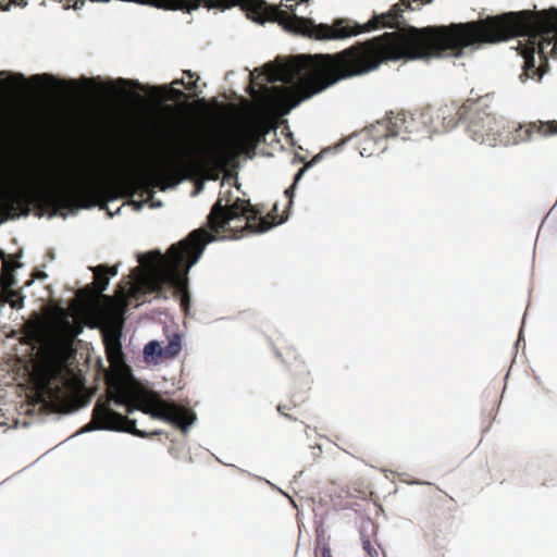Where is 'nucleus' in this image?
Wrapping results in <instances>:
<instances>
[{
	"mask_svg": "<svg viewBox=\"0 0 557 557\" xmlns=\"http://www.w3.org/2000/svg\"><path fill=\"white\" fill-rule=\"evenodd\" d=\"M468 109L466 132L475 143L496 147L499 145V135L504 125V119L498 117L495 107V94H474L471 89L470 97L465 101Z\"/></svg>",
	"mask_w": 557,
	"mask_h": 557,
	"instance_id": "obj_5",
	"label": "nucleus"
},
{
	"mask_svg": "<svg viewBox=\"0 0 557 557\" xmlns=\"http://www.w3.org/2000/svg\"><path fill=\"white\" fill-rule=\"evenodd\" d=\"M542 11L523 10L487 16L473 22L449 25L400 28L401 4L374 15L364 24L350 18L335 20L332 25L315 24V40H338L380 27L397 28L366 41H359L335 54L315 53V95L336 83L361 76L389 61L433 58H460L468 47L496 44L516 36L528 37L522 55L521 81L540 79L546 72L548 55L557 57V26L542 23Z\"/></svg>",
	"mask_w": 557,
	"mask_h": 557,
	"instance_id": "obj_1",
	"label": "nucleus"
},
{
	"mask_svg": "<svg viewBox=\"0 0 557 557\" xmlns=\"http://www.w3.org/2000/svg\"><path fill=\"white\" fill-rule=\"evenodd\" d=\"M103 273L107 276H115L117 274V267L116 265H113V267L104 265Z\"/></svg>",
	"mask_w": 557,
	"mask_h": 557,
	"instance_id": "obj_32",
	"label": "nucleus"
},
{
	"mask_svg": "<svg viewBox=\"0 0 557 557\" xmlns=\"http://www.w3.org/2000/svg\"><path fill=\"white\" fill-rule=\"evenodd\" d=\"M420 114V121L422 126L423 136L431 137L433 134L443 133L442 125H436L438 122L436 116H432L431 121H426L424 117L425 109H423Z\"/></svg>",
	"mask_w": 557,
	"mask_h": 557,
	"instance_id": "obj_20",
	"label": "nucleus"
},
{
	"mask_svg": "<svg viewBox=\"0 0 557 557\" xmlns=\"http://www.w3.org/2000/svg\"><path fill=\"white\" fill-rule=\"evenodd\" d=\"M282 223L260 216L248 200L237 198L232 205H222L219 199L208 215V225L212 233L203 227L193 231L185 239L172 245L165 255L150 251L139 255L138 262L147 272L136 281H127L125 286L119 285L116 295L124 305L138 306L146 301L147 294L156 293L158 297L166 298V290L181 295V307L189 308L188 271L199 260L207 244L221 233H232L231 237H239L245 231L263 233L272 226Z\"/></svg>",
	"mask_w": 557,
	"mask_h": 557,
	"instance_id": "obj_2",
	"label": "nucleus"
},
{
	"mask_svg": "<svg viewBox=\"0 0 557 557\" xmlns=\"http://www.w3.org/2000/svg\"><path fill=\"white\" fill-rule=\"evenodd\" d=\"M172 85H182L185 87V89L189 90V91H193L195 96H197L198 94V85L196 84V81H189L187 83H185V81L182 78V79H174L172 82Z\"/></svg>",
	"mask_w": 557,
	"mask_h": 557,
	"instance_id": "obj_26",
	"label": "nucleus"
},
{
	"mask_svg": "<svg viewBox=\"0 0 557 557\" xmlns=\"http://www.w3.org/2000/svg\"><path fill=\"white\" fill-rule=\"evenodd\" d=\"M104 265H98L94 269L95 273V282L92 283V287H85L82 293H92L100 294L107 289L109 285V276L103 273Z\"/></svg>",
	"mask_w": 557,
	"mask_h": 557,
	"instance_id": "obj_17",
	"label": "nucleus"
},
{
	"mask_svg": "<svg viewBox=\"0 0 557 557\" xmlns=\"http://www.w3.org/2000/svg\"><path fill=\"white\" fill-rule=\"evenodd\" d=\"M165 89L169 94V97H168L169 100L177 101L185 97L184 91H182L181 89H176L174 87H170V88L165 87Z\"/></svg>",
	"mask_w": 557,
	"mask_h": 557,
	"instance_id": "obj_28",
	"label": "nucleus"
},
{
	"mask_svg": "<svg viewBox=\"0 0 557 557\" xmlns=\"http://www.w3.org/2000/svg\"><path fill=\"white\" fill-rule=\"evenodd\" d=\"M362 548L367 552V554L370 557H376L377 556V550L372 545V543H371V541L369 539H362Z\"/></svg>",
	"mask_w": 557,
	"mask_h": 557,
	"instance_id": "obj_29",
	"label": "nucleus"
},
{
	"mask_svg": "<svg viewBox=\"0 0 557 557\" xmlns=\"http://www.w3.org/2000/svg\"><path fill=\"white\" fill-rule=\"evenodd\" d=\"M386 139V126L376 122L357 136L358 150L362 157L380 154L387 148Z\"/></svg>",
	"mask_w": 557,
	"mask_h": 557,
	"instance_id": "obj_12",
	"label": "nucleus"
},
{
	"mask_svg": "<svg viewBox=\"0 0 557 557\" xmlns=\"http://www.w3.org/2000/svg\"><path fill=\"white\" fill-rule=\"evenodd\" d=\"M407 115L408 112L405 111H399L397 113L391 112V115L381 121H377V124H383L386 126V138L399 137L398 131L404 128Z\"/></svg>",
	"mask_w": 557,
	"mask_h": 557,
	"instance_id": "obj_15",
	"label": "nucleus"
},
{
	"mask_svg": "<svg viewBox=\"0 0 557 557\" xmlns=\"http://www.w3.org/2000/svg\"><path fill=\"white\" fill-rule=\"evenodd\" d=\"M25 83V77L22 74H13L10 75L5 81H0V84H2L7 88H17L20 85H23Z\"/></svg>",
	"mask_w": 557,
	"mask_h": 557,
	"instance_id": "obj_23",
	"label": "nucleus"
},
{
	"mask_svg": "<svg viewBox=\"0 0 557 557\" xmlns=\"http://www.w3.org/2000/svg\"><path fill=\"white\" fill-rule=\"evenodd\" d=\"M26 4V0H0V9L2 11L9 10L11 5L24 8Z\"/></svg>",
	"mask_w": 557,
	"mask_h": 557,
	"instance_id": "obj_27",
	"label": "nucleus"
},
{
	"mask_svg": "<svg viewBox=\"0 0 557 557\" xmlns=\"http://www.w3.org/2000/svg\"><path fill=\"white\" fill-rule=\"evenodd\" d=\"M533 134L547 137L557 135V121H535L527 124L508 122L504 120L499 145L510 146L529 141Z\"/></svg>",
	"mask_w": 557,
	"mask_h": 557,
	"instance_id": "obj_10",
	"label": "nucleus"
},
{
	"mask_svg": "<svg viewBox=\"0 0 557 557\" xmlns=\"http://www.w3.org/2000/svg\"><path fill=\"white\" fill-rule=\"evenodd\" d=\"M428 2H430L431 0H426Z\"/></svg>",
	"mask_w": 557,
	"mask_h": 557,
	"instance_id": "obj_37",
	"label": "nucleus"
},
{
	"mask_svg": "<svg viewBox=\"0 0 557 557\" xmlns=\"http://www.w3.org/2000/svg\"><path fill=\"white\" fill-rule=\"evenodd\" d=\"M172 174H176V166L173 162H169V163L158 168V175L161 178L169 177Z\"/></svg>",
	"mask_w": 557,
	"mask_h": 557,
	"instance_id": "obj_24",
	"label": "nucleus"
},
{
	"mask_svg": "<svg viewBox=\"0 0 557 557\" xmlns=\"http://www.w3.org/2000/svg\"><path fill=\"white\" fill-rule=\"evenodd\" d=\"M271 84L281 82L284 86L273 87L277 97L292 98L296 92L305 98L313 96V54H298L288 59L277 57L267 63L261 74Z\"/></svg>",
	"mask_w": 557,
	"mask_h": 557,
	"instance_id": "obj_4",
	"label": "nucleus"
},
{
	"mask_svg": "<svg viewBox=\"0 0 557 557\" xmlns=\"http://www.w3.org/2000/svg\"><path fill=\"white\" fill-rule=\"evenodd\" d=\"M125 396L126 401L121 406H126L127 413H132L137 409L153 418L166 421L183 432H187L188 428L196 420V414L193 410L177 405L174 401L164 400L156 394H151L136 405L129 404V391L126 383Z\"/></svg>",
	"mask_w": 557,
	"mask_h": 557,
	"instance_id": "obj_8",
	"label": "nucleus"
},
{
	"mask_svg": "<svg viewBox=\"0 0 557 557\" xmlns=\"http://www.w3.org/2000/svg\"><path fill=\"white\" fill-rule=\"evenodd\" d=\"M399 137L404 140H412L423 137L420 114L408 112L406 124L401 131H398Z\"/></svg>",
	"mask_w": 557,
	"mask_h": 557,
	"instance_id": "obj_14",
	"label": "nucleus"
},
{
	"mask_svg": "<svg viewBox=\"0 0 557 557\" xmlns=\"http://www.w3.org/2000/svg\"><path fill=\"white\" fill-rule=\"evenodd\" d=\"M46 277H47V274H46L45 272H42V271H36V272L32 275V278H30V280H28V281L25 283V285H26V286L30 285L35 278H37V280H45Z\"/></svg>",
	"mask_w": 557,
	"mask_h": 557,
	"instance_id": "obj_31",
	"label": "nucleus"
},
{
	"mask_svg": "<svg viewBox=\"0 0 557 557\" xmlns=\"http://www.w3.org/2000/svg\"><path fill=\"white\" fill-rule=\"evenodd\" d=\"M315 557H334L330 547L329 537L315 529Z\"/></svg>",
	"mask_w": 557,
	"mask_h": 557,
	"instance_id": "obj_19",
	"label": "nucleus"
},
{
	"mask_svg": "<svg viewBox=\"0 0 557 557\" xmlns=\"http://www.w3.org/2000/svg\"><path fill=\"white\" fill-rule=\"evenodd\" d=\"M313 163V159L311 161H309L308 163H306L298 172L297 174L295 175V178H294V183L293 185L287 188L285 190V196L289 199V205H292L293 202V196H294V189L296 187V185L298 184L299 180L301 178L302 174L305 173V171L310 168Z\"/></svg>",
	"mask_w": 557,
	"mask_h": 557,
	"instance_id": "obj_22",
	"label": "nucleus"
},
{
	"mask_svg": "<svg viewBox=\"0 0 557 557\" xmlns=\"http://www.w3.org/2000/svg\"><path fill=\"white\" fill-rule=\"evenodd\" d=\"M465 109V102L461 106H457L454 102L445 103L436 109L425 108L424 117L426 121H431L432 116H436L437 124L442 125L443 133L453 129L460 121H466L468 115V109Z\"/></svg>",
	"mask_w": 557,
	"mask_h": 557,
	"instance_id": "obj_13",
	"label": "nucleus"
},
{
	"mask_svg": "<svg viewBox=\"0 0 557 557\" xmlns=\"http://www.w3.org/2000/svg\"><path fill=\"white\" fill-rule=\"evenodd\" d=\"M187 157H188V163L189 164H195L196 163V160L195 158L191 156L190 152L187 153Z\"/></svg>",
	"mask_w": 557,
	"mask_h": 557,
	"instance_id": "obj_34",
	"label": "nucleus"
},
{
	"mask_svg": "<svg viewBox=\"0 0 557 557\" xmlns=\"http://www.w3.org/2000/svg\"><path fill=\"white\" fill-rule=\"evenodd\" d=\"M22 267L18 261L3 262L0 273V318L2 317L3 310L9 304L12 309H22L24 307V296L21 289H13L16 280L13 274L15 269Z\"/></svg>",
	"mask_w": 557,
	"mask_h": 557,
	"instance_id": "obj_11",
	"label": "nucleus"
},
{
	"mask_svg": "<svg viewBox=\"0 0 557 557\" xmlns=\"http://www.w3.org/2000/svg\"><path fill=\"white\" fill-rule=\"evenodd\" d=\"M90 429L110 430L117 432H127L138 437H148L151 435H159L162 432L159 430L152 432H145L136 428V421L122 416L110 408L109 403H97L92 410V420Z\"/></svg>",
	"mask_w": 557,
	"mask_h": 557,
	"instance_id": "obj_9",
	"label": "nucleus"
},
{
	"mask_svg": "<svg viewBox=\"0 0 557 557\" xmlns=\"http://www.w3.org/2000/svg\"><path fill=\"white\" fill-rule=\"evenodd\" d=\"M52 381L53 377L50 373H47L42 376L38 385V394L42 399H54L59 397V394L61 393V387L59 385L53 386Z\"/></svg>",
	"mask_w": 557,
	"mask_h": 557,
	"instance_id": "obj_16",
	"label": "nucleus"
},
{
	"mask_svg": "<svg viewBox=\"0 0 557 557\" xmlns=\"http://www.w3.org/2000/svg\"><path fill=\"white\" fill-rule=\"evenodd\" d=\"M21 256H22V251H20L18 253H16L14 256H8L3 250L0 249V259L2 260V263L17 261V259L21 258Z\"/></svg>",
	"mask_w": 557,
	"mask_h": 557,
	"instance_id": "obj_30",
	"label": "nucleus"
},
{
	"mask_svg": "<svg viewBox=\"0 0 557 557\" xmlns=\"http://www.w3.org/2000/svg\"><path fill=\"white\" fill-rule=\"evenodd\" d=\"M102 337L107 359L110 363V371L107 374L110 398L116 405H122L126 401L125 381L131 376V369L124 360L121 331L119 329H106L102 332Z\"/></svg>",
	"mask_w": 557,
	"mask_h": 557,
	"instance_id": "obj_7",
	"label": "nucleus"
},
{
	"mask_svg": "<svg viewBox=\"0 0 557 557\" xmlns=\"http://www.w3.org/2000/svg\"><path fill=\"white\" fill-rule=\"evenodd\" d=\"M259 141V134L251 129L230 132L213 136L208 145L198 151L200 159L215 166H226L239 157L247 147H255Z\"/></svg>",
	"mask_w": 557,
	"mask_h": 557,
	"instance_id": "obj_6",
	"label": "nucleus"
},
{
	"mask_svg": "<svg viewBox=\"0 0 557 557\" xmlns=\"http://www.w3.org/2000/svg\"><path fill=\"white\" fill-rule=\"evenodd\" d=\"M144 354L146 358H164L162 346L156 341H151L145 346Z\"/></svg>",
	"mask_w": 557,
	"mask_h": 557,
	"instance_id": "obj_21",
	"label": "nucleus"
},
{
	"mask_svg": "<svg viewBox=\"0 0 557 557\" xmlns=\"http://www.w3.org/2000/svg\"><path fill=\"white\" fill-rule=\"evenodd\" d=\"M184 75H186L190 81H196V83L198 82L199 79V76L191 72L190 70H184L183 71Z\"/></svg>",
	"mask_w": 557,
	"mask_h": 557,
	"instance_id": "obj_33",
	"label": "nucleus"
},
{
	"mask_svg": "<svg viewBox=\"0 0 557 557\" xmlns=\"http://www.w3.org/2000/svg\"><path fill=\"white\" fill-rule=\"evenodd\" d=\"M40 78H41V76H39V75L34 76V79H40Z\"/></svg>",
	"mask_w": 557,
	"mask_h": 557,
	"instance_id": "obj_35",
	"label": "nucleus"
},
{
	"mask_svg": "<svg viewBox=\"0 0 557 557\" xmlns=\"http://www.w3.org/2000/svg\"><path fill=\"white\" fill-rule=\"evenodd\" d=\"M168 344L162 346L164 358H174L176 357L182 349V341L181 335L177 333H173L172 336L168 337Z\"/></svg>",
	"mask_w": 557,
	"mask_h": 557,
	"instance_id": "obj_18",
	"label": "nucleus"
},
{
	"mask_svg": "<svg viewBox=\"0 0 557 557\" xmlns=\"http://www.w3.org/2000/svg\"><path fill=\"white\" fill-rule=\"evenodd\" d=\"M119 82H120L121 84H126V83H127V82H126V81H124V79H120Z\"/></svg>",
	"mask_w": 557,
	"mask_h": 557,
	"instance_id": "obj_36",
	"label": "nucleus"
},
{
	"mask_svg": "<svg viewBox=\"0 0 557 557\" xmlns=\"http://www.w3.org/2000/svg\"><path fill=\"white\" fill-rule=\"evenodd\" d=\"M150 178L141 170L127 169L108 177L103 185L91 180H78L71 185L54 187L46 186L33 193L11 188H0V220L5 222L30 213V206L51 210L53 214L61 210L87 209L96 205L103 194L120 193L132 197L137 193H146Z\"/></svg>",
	"mask_w": 557,
	"mask_h": 557,
	"instance_id": "obj_3",
	"label": "nucleus"
},
{
	"mask_svg": "<svg viewBox=\"0 0 557 557\" xmlns=\"http://www.w3.org/2000/svg\"><path fill=\"white\" fill-rule=\"evenodd\" d=\"M342 145H343V143L336 144L335 146L326 147V148L322 149L319 153H315V157H314L315 163H318L321 159H323L327 154L336 153L337 150L342 147Z\"/></svg>",
	"mask_w": 557,
	"mask_h": 557,
	"instance_id": "obj_25",
	"label": "nucleus"
}]
</instances>
